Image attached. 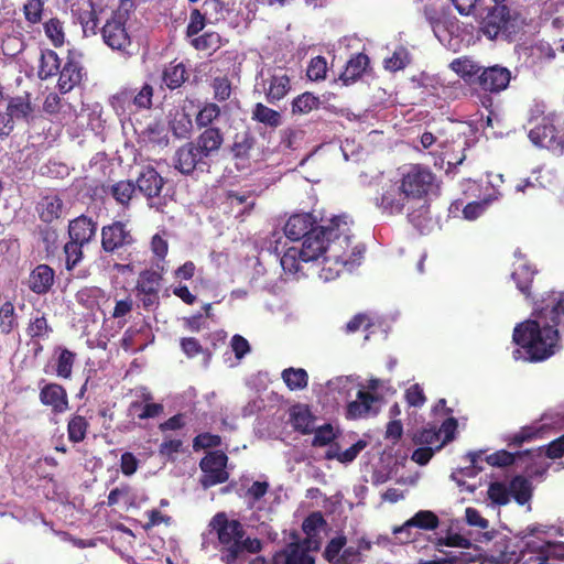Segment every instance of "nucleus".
Segmentation results:
<instances>
[{
	"mask_svg": "<svg viewBox=\"0 0 564 564\" xmlns=\"http://www.w3.org/2000/svg\"><path fill=\"white\" fill-rule=\"evenodd\" d=\"M564 333V292H547L533 300L531 318L518 324L513 341L524 349L525 359L543 361L555 354L560 333Z\"/></svg>",
	"mask_w": 564,
	"mask_h": 564,
	"instance_id": "1",
	"label": "nucleus"
},
{
	"mask_svg": "<svg viewBox=\"0 0 564 564\" xmlns=\"http://www.w3.org/2000/svg\"><path fill=\"white\" fill-rule=\"evenodd\" d=\"M352 238L347 216H335L330 219L327 226L325 265L322 268L326 280L335 279L344 269L350 271L360 264L365 246H352Z\"/></svg>",
	"mask_w": 564,
	"mask_h": 564,
	"instance_id": "2",
	"label": "nucleus"
},
{
	"mask_svg": "<svg viewBox=\"0 0 564 564\" xmlns=\"http://www.w3.org/2000/svg\"><path fill=\"white\" fill-rule=\"evenodd\" d=\"M209 527L217 534L216 547L224 564L241 563L248 554L262 550L261 540L247 535L243 524L237 519H229L225 512L216 513Z\"/></svg>",
	"mask_w": 564,
	"mask_h": 564,
	"instance_id": "3",
	"label": "nucleus"
},
{
	"mask_svg": "<svg viewBox=\"0 0 564 564\" xmlns=\"http://www.w3.org/2000/svg\"><path fill=\"white\" fill-rule=\"evenodd\" d=\"M225 141L221 129L203 130L193 141H188L176 149L173 155V166L185 176L195 172H207L210 167V158L216 155Z\"/></svg>",
	"mask_w": 564,
	"mask_h": 564,
	"instance_id": "4",
	"label": "nucleus"
},
{
	"mask_svg": "<svg viewBox=\"0 0 564 564\" xmlns=\"http://www.w3.org/2000/svg\"><path fill=\"white\" fill-rule=\"evenodd\" d=\"M522 14L507 4H495L486 9L479 22V32L488 40L512 41L522 30Z\"/></svg>",
	"mask_w": 564,
	"mask_h": 564,
	"instance_id": "5",
	"label": "nucleus"
},
{
	"mask_svg": "<svg viewBox=\"0 0 564 564\" xmlns=\"http://www.w3.org/2000/svg\"><path fill=\"white\" fill-rule=\"evenodd\" d=\"M558 121L554 113L544 115V111L535 106L530 110L529 130L530 141L538 148L546 149L555 155L564 153V132L556 126Z\"/></svg>",
	"mask_w": 564,
	"mask_h": 564,
	"instance_id": "6",
	"label": "nucleus"
},
{
	"mask_svg": "<svg viewBox=\"0 0 564 564\" xmlns=\"http://www.w3.org/2000/svg\"><path fill=\"white\" fill-rule=\"evenodd\" d=\"M129 19L130 12L127 8V1H122L117 9L111 10L109 15L107 14L99 30L104 44L122 55H130L133 44L128 28Z\"/></svg>",
	"mask_w": 564,
	"mask_h": 564,
	"instance_id": "7",
	"label": "nucleus"
},
{
	"mask_svg": "<svg viewBox=\"0 0 564 564\" xmlns=\"http://www.w3.org/2000/svg\"><path fill=\"white\" fill-rule=\"evenodd\" d=\"M542 532L539 525H529L522 530L517 540L501 536L495 541L492 557L505 564H532V547L528 545L532 542L535 533Z\"/></svg>",
	"mask_w": 564,
	"mask_h": 564,
	"instance_id": "8",
	"label": "nucleus"
},
{
	"mask_svg": "<svg viewBox=\"0 0 564 564\" xmlns=\"http://www.w3.org/2000/svg\"><path fill=\"white\" fill-rule=\"evenodd\" d=\"M398 180L413 204L427 199L436 187V175L429 166L419 163L404 167Z\"/></svg>",
	"mask_w": 564,
	"mask_h": 564,
	"instance_id": "9",
	"label": "nucleus"
},
{
	"mask_svg": "<svg viewBox=\"0 0 564 564\" xmlns=\"http://www.w3.org/2000/svg\"><path fill=\"white\" fill-rule=\"evenodd\" d=\"M135 187L148 200L151 208L163 212L166 205L162 202L161 194L166 184V180L152 165H145L141 169L135 181Z\"/></svg>",
	"mask_w": 564,
	"mask_h": 564,
	"instance_id": "10",
	"label": "nucleus"
},
{
	"mask_svg": "<svg viewBox=\"0 0 564 564\" xmlns=\"http://www.w3.org/2000/svg\"><path fill=\"white\" fill-rule=\"evenodd\" d=\"M373 200L381 213L388 216L401 215L410 204H413L410 197L405 196L399 180L382 184Z\"/></svg>",
	"mask_w": 564,
	"mask_h": 564,
	"instance_id": "11",
	"label": "nucleus"
},
{
	"mask_svg": "<svg viewBox=\"0 0 564 564\" xmlns=\"http://www.w3.org/2000/svg\"><path fill=\"white\" fill-rule=\"evenodd\" d=\"M227 464L228 456L223 451L208 452L199 462L202 487L208 489L226 482L229 479Z\"/></svg>",
	"mask_w": 564,
	"mask_h": 564,
	"instance_id": "12",
	"label": "nucleus"
},
{
	"mask_svg": "<svg viewBox=\"0 0 564 564\" xmlns=\"http://www.w3.org/2000/svg\"><path fill=\"white\" fill-rule=\"evenodd\" d=\"M261 91L268 104L276 105L292 89L291 77L283 67H272L261 73Z\"/></svg>",
	"mask_w": 564,
	"mask_h": 564,
	"instance_id": "13",
	"label": "nucleus"
},
{
	"mask_svg": "<svg viewBox=\"0 0 564 564\" xmlns=\"http://www.w3.org/2000/svg\"><path fill=\"white\" fill-rule=\"evenodd\" d=\"M135 243V238L121 220H113L101 228V249L108 254H119Z\"/></svg>",
	"mask_w": 564,
	"mask_h": 564,
	"instance_id": "14",
	"label": "nucleus"
},
{
	"mask_svg": "<svg viewBox=\"0 0 564 564\" xmlns=\"http://www.w3.org/2000/svg\"><path fill=\"white\" fill-rule=\"evenodd\" d=\"M72 11L82 25L85 37L99 34L100 21L105 20L107 17V10L105 8L94 3L93 0H87L78 3Z\"/></svg>",
	"mask_w": 564,
	"mask_h": 564,
	"instance_id": "15",
	"label": "nucleus"
},
{
	"mask_svg": "<svg viewBox=\"0 0 564 564\" xmlns=\"http://www.w3.org/2000/svg\"><path fill=\"white\" fill-rule=\"evenodd\" d=\"M40 387L39 399L42 405L50 408L55 415L65 413L69 409L68 393L66 389L56 382H45Z\"/></svg>",
	"mask_w": 564,
	"mask_h": 564,
	"instance_id": "16",
	"label": "nucleus"
},
{
	"mask_svg": "<svg viewBox=\"0 0 564 564\" xmlns=\"http://www.w3.org/2000/svg\"><path fill=\"white\" fill-rule=\"evenodd\" d=\"M326 248L327 226H321L303 239L302 248L300 249L302 252V261L308 263L318 261L322 258L323 264L325 265Z\"/></svg>",
	"mask_w": 564,
	"mask_h": 564,
	"instance_id": "17",
	"label": "nucleus"
},
{
	"mask_svg": "<svg viewBox=\"0 0 564 564\" xmlns=\"http://www.w3.org/2000/svg\"><path fill=\"white\" fill-rule=\"evenodd\" d=\"M529 545L532 547V564H556V561L564 560L563 542L544 541L535 533Z\"/></svg>",
	"mask_w": 564,
	"mask_h": 564,
	"instance_id": "18",
	"label": "nucleus"
},
{
	"mask_svg": "<svg viewBox=\"0 0 564 564\" xmlns=\"http://www.w3.org/2000/svg\"><path fill=\"white\" fill-rule=\"evenodd\" d=\"M511 80V72L499 65L486 67L477 77V84L485 91L500 93L505 90Z\"/></svg>",
	"mask_w": 564,
	"mask_h": 564,
	"instance_id": "19",
	"label": "nucleus"
},
{
	"mask_svg": "<svg viewBox=\"0 0 564 564\" xmlns=\"http://www.w3.org/2000/svg\"><path fill=\"white\" fill-rule=\"evenodd\" d=\"M316 217L311 213L293 214L284 225L285 236L293 241L306 238L311 232L318 229Z\"/></svg>",
	"mask_w": 564,
	"mask_h": 564,
	"instance_id": "20",
	"label": "nucleus"
},
{
	"mask_svg": "<svg viewBox=\"0 0 564 564\" xmlns=\"http://www.w3.org/2000/svg\"><path fill=\"white\" fill-rule=\"evenodd\" d=\"M380 402V398L369 391L359 390L357 392V399L351 401L347 405V417L359 419L369 415H376L379 412L377 404Z\"/></svg>",
	"mask_w": 564,
	"mask_h": 564,
	"instance_id": "21",
	"label": "nucleus"
},
{
	"mask_svg": "<svg viewBox=\"0 0 564 564\" xmlns=\"http://www.w3.org/2000/svg\"><path fill=\"white\" fill-rule=\"evenodd\" d=\"M58 75L57 88L62 95H65L80 85L84 73L80 63L69 56L59 68Z\"/></svg>",
	"mask_w": 564,
	"mask_h": 564,
	"instance_id": "22",
	"label": "nucleus"
},
{
	"mask_svg": "<svg viewBox=\"0 0 564 564\" xmlns=\"http://www.w3.org/2000/svg\"><path fill=\"white\" fill-rule=\"evenodd\" d=\"M97 227V221H95L91 217H88L83 214L69 221V239L87 245L95 238Z\"/></svg>",
	"mask_w": 564,
	"mask_h": 564,
	"instance_id": "23",
	"label": "nucleus"
},
{
	"mask_svg": "<svg viewBox=\"0 0 564 564\" xmlns=\"http://www.w3.org/2000/svg\"><path fill=\"white\" fill-rule=\"evenodd\" d=\"M55 272L48 264H37L28 279L29 289L37 294L48 293L54 284Z\"/></svg>",
	"mask_w": 564,
	"mask_h": 564,
	"instance_id": "24",
	"label": "nucleus"
},
{
	"mask_svg": "<svg viewBox=\"0 0 564 564\" xmlns=\"http://www.w3.org/2000/svg\"><path fill=\"white\" fill-rule=\"evenodd\" d=\"M102 191L110 195L122 209L127 210L131 207L137 187L132 180H120L112 184L102 185Z\"/></svg>",
	"mask_w": 564,
	"mask_h": 564,
	"instance_id": "25",
	"label": "nucleus"
},
{
	"mask_svg": "<svg viewBox=\"0 0 564 564\" xmlns=\"http://www.w3.org/2000/svg\"><path fill=\"white\" fill-rule=\"evenodd\" d=\"M256 142V137L249 129H245L243 131L235 134L230 151L237 165L239 163L245 165L249 161Z\"/></svg>",
	"mask_w": 564,
	"mask_h": 564,
	"instance_id": "26",
	"label": "nucleus"
},
{
	"mask_svg": "<svg viewBox=\"0 0 564 564\" xmlns=\"http://www.w3.org/2000/svg\"><path fill=\"white\" fill-rule=\"evenodd\" d=\"M39 218L45 224H52L62 217L64 212V202L57 194H48L36 204Z\"/></svg>",
	"mask_w": 564,
	"mask_h": 564,
	"instance_id": "27",
	"label": "nucleus"
},
{
	"mask_svg": "<svg viewBox=\"0 0 564 564\" xmlns=\"http://www.w3.org/2000/svg\"><path fill=\"white\" fill-rule=\"evenodd\" d=\"M406 218L421 234H424L431 228L432 217L430 210V204L427 199L410 204L405 208Z\"/></svg>",
	"mask_w": 564,
	"mask_h": 564,
	"instance_id": "28",
	"label": "nucleus"
},
{
	"mask_svg": "<svg viewBox=\"0 0 564 564\" xmlns=\"http://www.w3.org/2000/svg\"><path fill=\"white\" fill-rule=\"evenodd\" d=\"M465 518L470 527H477L481 530L475 535V542L487 544L497 536L498 533L495 530H488L489 521L485 519L477 509L471 507L466 508Z\"/></svg>",
	"mask_w": 564,
	"mask_h": 564,
	"instance_id": "29",
	"label": "nucleus"
},
{
	"mask_svg": "<svg viewBox=\"0 0 564 564\" xmlns=\"http://www.w3.org/2000/svg\"><path fill=\"white\" fill-rule=\"evenodd\" d=\"M369 57L364 53H357L350 57L346 63L344 72L340 74V79L345 85H349L359 79L369 66Z\"/></svg>",
	"mask_w": 564,
	"mask_h": 564,
	"instance_id": "30",
	"label": "nucleus"
},
{
	"mask_svg": "<svg viewBox=\"0 0 564 564\" xmlns=\"http://www.w3.org/2000/svg\"><path fill=\"white\" fill-rule=\"evenodd\" d=\"M143 400L147 403L143 404L140 401H133L129 404L128 411L130 415H135L139 420H148L158 417L163 413V404L149 402L152 400L150 393L143 394Z\"/></svg>",
	"mask_w": 564,
	"mask_h": 564,
	"instance_id": "31",
	"label": "nucleus"
},
{
	"mask_svg": "<svg viewBox=\"0 0 564 564\" xmlns=\"http://www.w3.org/2000/svg\"><path fill=\"white\" fill-rule=\"evenodd\" d=\"M536 274L534 270L528 263H520L511 273L512 280L516 282L517 289L525 296V299H532L531 286Z\"/></svg>",
	"mask_w": 564,
	"mask_h": 564,
	"instance_id": "32",
	"label": "nucleus"
},
{
	"mask_svg": "<svg viewBox=\"0 0 564 564\" xmlns=\"http://www.w3.org/2000/svg\"><path fill=\"white\" fill-rule=\"evenodd\" d=\"M284 558V564H315V558L301 544L289 543L285 549L274 555V561Z\"/></svg>",
	"mask_w": 564,
	"mask_h": 564,
	"instance_id": "33",
	"label": "nucleus"
},
{
	"mask_svg": "<svg viewBox=\"0 0 564 564\" xmlns=\"http://www.w3.org/2000/svg\"><path fill=\"white\" fill-rule=\"evenodd\" d=\"M221 116L220 107L215 102H205L195 116L198 130L219 129L213 126Z\"/></svg>",
	"mask_w": 564,
	"mask_h": 564,
	"instance_id": "34",
	"label": "nucleus"
},
{
	"mask_svg": "<svg viewBox=\"0 0 564 564\" xmlns=\"http://www.w3.org/2000/svg\"><path fill=\"white\" fill-rule=\"evenodd\" d=\"M61 68V58L53 50H44L41 52L37 76L42 80H46L58 74Z\"/></svg>",
	"mask_w": 564,
	"mask_h": 564,
	"instance_id": "35",
	"label": "nucleus"
},
{
	"mask_svg": "<svg viewBox=\"0 0 564 564\" xmlns=\"http://www.w3.org/2000/svg\"><path fill=\"white\" fill-rule=\"evenodd\" d=\"M187 79L188 73L183 63H170V65L164 68L162 74L163 83L171 90L180 88Z\"/></svg>",
	"mask_w": 564,
	"mask_h": 564,
	"instance_id": "36",
	"label": "nucleus"
},
{
	"mask_svg": "<svg viewBox=\"0 0 564 564\" xmlns=\"http://www.w3.org/2000/svg\"><path fill=\"white\" fill-rule=\"evenodd\" d=\"M25 332L32 341H40L47 339L53 333V328L48 324L45 313H42L29 321Z\"/></svg>",
	"mask_w": 564,
	"mask_h": 564,
	"instance_id": "37",
	"label": "nucleus"
},
{
	"mask_svg": "<svg viewBox=\"0 0 564 564\" xmlns=\"http://www.w3.org/2000/svg\"><path fill=\"white\" fill-rule=\"evenodd\" d=\"M252 197L253 193L251 191L230 189L225 193V203L231 208L243 206L240 210V215H245L250 214L256 206V202Z\"/></svg>",
	"mask_w": 564,
	"mask_h": 564,
	"instance_id": "38",
	"label": "nucleus"
},
{
	"mask_svg": "<svg viewBox=\"0 0 564 564\" xmlns=\"http://www.w3.org/2000/svg\"><path fill=\"white\" fill-rule=\"evenodd\" d=\"M89 422L86 416L74 413L69 416L67 422V436L68 441L77 444L83 442L89 430Z\"/></svg>",
	"mask_w": 564,
	"mask_h": 564,
	"instance_id": "39",
	"label": "nucleus"
},
{
	"mask_svg": "<svg viewBox=\"0 0 564 564\" xmlns=\"http://www.w3.org/2000/svg\"><path fill=\"white\" fill-rule=\"evenodd\" d=\"M251 119L270 128H278L282 123V116L279 111L257 102L251 111Z\"/></svg>",
	"mask_w": 564,
	"mask_h": 564,
	"instance_id": "40",
	"label": "nucleus"
},
{
	"mask_svg": "<svg viewBox=\"0 0 564 564\" xmlns=\"http://www.w3.org/2000/svg\"><path fill=\"white\" fill-rule=\"evenodd\" d=\"M451 68L467 83H477L481 67L468 57L456 58L451 63Z\"/></svg>",
	"mask_w": 564,
	"mask_h": 564,
	"instance_id": "41",
	"label": "nucleus"
},
{
	"mask_svg": "<svg viewBox=\"0 0 564 564\" xmlns=\"http://www.w3.org/2000/svg\"><path fill=\"white\" fill-rule=\"evenodd\" d=\"M162 274L154 270H144L140 273L137 282L138 294L154 295L160 292Z\"/></svg>",
	"mask_w": 564,
	"mask_h": 564,
	"instance_id": "42",
	"label": "nucleus"
},
{
	"mask_svg": "<svg viewBox=\"0 0 564 564\" xmlns=\"http://www.w3.org/2000/svg\"><path fill=\"white\" fill-rule=\"evenodd\" d=\"M18 327L19 319L14 304L11 301H6L0 305V333L7 336L13 333Z\"/></svg>",
	"mask_w": 564,
	"mask_h": 564,
	"instance_id": "43",
	"label": "nucleus"
},
{
	"mask_svg": "<svg viewBox=\"0 0 564 564\" xmlns=\"http://www.w3.org/2000/svg\"><path fill=\"white\" fill-rule=\"evenodd\" d=\"M509 491L520 506L528 503L532 497L531 482L523 476H516L510 481Z\"/></svg>",
	"mask_w": 564,
	"mask_h": 564,
	"instance_id": "44",
	"label": "nucleus"
},
{
	"mask_svg": "<svg viewBox=\"0 0 564 564\" xmlns=\"http://www.w3.org/2000/svg\"><path fill=\"white\" fill-rule=\"evenodd\" d=\"M105 299V292L98 286H85L76 293V301L87 310H94Z\"/></svg>",
	"mask_w": 564,
	"mask_h": 564,
	"instance_id": "45",
	"label": "nucleus"
},
{
	"mask_svg": "<svg viewBox=\"0 0 564 564\" xmlns=\"http://www.w3.org/2000/svg\"><path fill=\"white\" fill-rule=\"evenodd\" d=\"M321 100L312 93L305 91L295 97L291 102V112L293 115H307L319 108Z\"/></svg>",
	"mask_w": 564,
	"mask_h": 564,
	"instance_id": "46",
	"label": "nucleus"
},
{
	"mask_svg": "<svg viewBox=\"0 0 564 564\" xmlns=\"http://www.w3.org/2000/svg\"><path fill=\"white\" fill-rule=\"evenodd\" d=\"M7 113L10 115L11 119H28L33 112V107L30 100V96H18L11 98L7 106Z\"/></svg>",
	"mask_w": 564,
	"mask_h": 564,
	"instance_id": "47",
	"label": "nucleus"
},
{
	"mask_svg": "<svg viewBox=\"0 0 564 564\" xmlns=\"http://www.w3.org/2000/svg\"><path fill=\"white\" fill-rule=\"evenodd\" d=\"M281 377L286 387L292 391L303 390L308 383V375L303 368H286L282 371Z\"/></svg>",
	"mask_w": 564,
	"mask_h": 564,
	"instance_id": "48",
	"label": "nucleus"
},
{
	"mask_svg": "<svg viewBox=\"0 0 564 564\" xmlns=\"http://www.w3.org/2000/svg\"><path fill=\"white\" fill-rule=\"evenodd\" d=\"M438 517L430 510H421L416 512L411 519L405 521L406 528H419L422 530H434L438 527Z\"/></svg>",
	"mask_w": 564,
	"mask_h": 564,
	"instance_id": "49",
	"label": "nucleus"
},
{
	"mask_svg": "<svg viewBox=\"0 0 564 564\" xmlns=\"http://www.w3.org/2000/svg\"><path fill=\"white\" fill-rule=\"evenodd\" d=\"M347 545V538L345 534H338L332 538L324 551L323 558L329 564H339L341 551Z\"/></svg>",
	"mask_w": 564,
	"mask_h": 564,
	"instance_id": "50",
	"label": "nucleus"
},
{
	"mask_svg": "<svg viewBox=\"0 0 564 564\" xmlns=\"http://www.w3.org/2000/svg\"><path fill=\"white\" fill-rule=\"evenodd\" d=\"M291 423L295 431L303 435L313 433L314 416L307 409H300L291 413Z\"/></svg>",
	"mask_w": 564,
	"mask_h": 564,
	"instance_id": "51",
	"label": "nucleus"
},
{
	"mask_svg": "<svg viewBox=\"0 0 564 564\" xmlns=\"http://www.w3.org/2000/svg\"><path fill=\"white\" fill-rule=\"evenodd\" d=\"M281 267L284 272L291 274L304 273L302 272L301 263L302 261V252L296 248H289L280 259Z\"/></svg>",
	"mask_w": 564,
	"mask_h": 564,
	"instance_id": "52",
	"label": "nucleus"
},
{
	"mask_svg": "<svg viewBox=\"0 0 564 564\" xmlns=\"http://www.w3.org/2000/svg\"><path fill=\"white\" fill-rule=\"evenodd\" d=\"M76 355L67 348H59V355L56 360V376L63 379H69L73 372Z\"/></svg>",
	"mask_w": 564,
	"mask_h": 564,
	"instance_id": "53",
	"label": "nucleus"
},
{
	"mask_svg": "<svg viewBox=\"0 0 564 564\" xmlns=\"http://www.w3.org/2000/svg\"><path fill=\"white\" fill-rule=\"evenodd\" d=\"M44 0H26L22 11L29 25L40 24L44 14Z\"/></svg>",
	"mask_w": 564,
	"mask_h": 564,
	"instance_id": "54",
	"label": "nucleus"
},
{
	"mask_svg": "<svg viewBox=\"0 0 564 564\" xmlns=\"http://www.w3.org/2000/svg\"><path fill=\"white\" fill-rule=\"evenodd\" d=\"M45 35L50 39L55 47H59L65 42V32L63 22L58 18H51L44 24Z\"/></svg>",
	"mask_w": 564,
	"mask_h": 564,
	"instance_id": "55",
	"label": "nucleus"
},
{
	"mask_svg": "<svg viewBox=\"0 0 564 564\" xmlns=\"http://www.w3.org/2000/svg\"><path fill=\"white\" fill-rule=\"evenodd\" d=\"M85 245L69 239L64 246L65 263L67 270H73L83 259V247Z\"/></svg>",
	"mask_w": 564,
	"mask_h": 564,
	"instance_id": "56",
	"label": "nucleus"
},
{
	"mask_svg": "<svg viewBox=\"0 0 564 564\" xmlns=\"http://www.w3.org/2000/svg\"><path fill=\"white\" fill-rule=\"evenodd\" d=\"M488 498L492 503L505 506L510 501L509 487L500 481H494L488 487Z\"/></svg>",
	"mask_w": 564,
	"mask_h": 564,
	"instance_id": "57",
	"label": "nucleus"
},
{
	"mask_svg": "<svg viewBox=\"0 0 564 564\" xmlns=\"http://www.w3.org/2000/svg\"><path fill=\"white\" fill-rule=\"evenodd\" d=\"M153 87L145 83L139 91L134 90L132 105L135 111L150 109L152 106Z\"/></svg>",
	"mask_w": 564,
	"mask_h": 564,
	"instance_id": "58",
	"label": "nucleus"
},
{
	"mask_svg": "<svg viewBox=\"0 0 564 564\" xmlns=\"http://www.w3.org/2000/svg\"><path fill=\"white\" fill-rule=\"evenodd\" d=\"M327 61L324 56L313 57L307 66L306 76L308 79L317 82L326 78Z\"/></svg>",
	"mask_w": 564,
	"mask_h": 564,
	"instance_id": "59",
	"label": "nucleus"
},
{
	"mask_svg": "<svg viewBox=\"0 0 564 564\" xmlns=\"http://www.w3.org/2000/svg\"><path fill=\"white\" fill-rule=\"evenodd\" d=\"M313 433L314 437L312 441V445L314 447H323L329 445L336 438V433L334 432V429L329 423H326L316 429L314 427Z\"/></svg>",
	"mask_w": 564,
	"mask_h": 564,
	"instance_id": "60",
	"label": "nucleus"
},
{
	"mask_svg": "<svg viewBox=\"0 0 564 564\" xmlns=\"http://www.w3.org/2000/svg\"><path fill=\"white\" fill-rule=\"evenodd\" d=\"M134 89L123 88L118 91L115 96H112L111 105L116 110L121 109L123 112H135L134 107L132 105Z\"/></svg>",
	"mask_w": 564,
	"mask_h": 564,
	"instance_id": "61",
	"label": "nucleus"
},
{
	"mask_svg": "<svg viewBox=\"0 0 564 564\" xmlns=\"http://www.w3.org/2000/svg\"><path fill=\"white\" fill-rule=\"evenodd\" d=\"M212 88L214 90V98L219 101H226L231 95V83L227 76H218L213 79Z\"/></svg>",
	"mask_w": 564,
	"mask_h": 564,
	"instance_id": "62",
	"label": "nucleus"
},
{
	"mask_svg": "<svg viewBox=\"0 0 564 564\" xmlns=\"http://www.w3.org/2000/svg\"><path fill=\"white\" fill-rule=\"evenodd\" d=\"M476 557L469 552L449 553L444 558L429 561L424 564H469L475 562Z\"/></svg>",
	"mask_w": 564,
	"mask_h": 564,
	"instance_id": "63",
	"label": "nucleus"
},
{
	"mask_svg": "<svg viewBox=\"0 0 564 564\" xmlns=\"http://www.w3.org/2000/svg\"><path fill=\"white\" fill-rule=\"evenodd\" d=\"M476 557L469 552L449 553L444 558L429 561L424 564H469L475 562Z\"/></svg>",
	"mask_w": 564,
	"mask_h": 564,
	"instance_id": "64",
	"label": "nucleus"
}]
</instances>
